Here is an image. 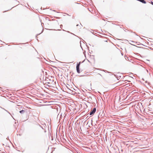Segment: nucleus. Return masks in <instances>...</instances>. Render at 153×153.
<instances>
[{
  "label": "nucleus",
  "mask_w": 153,
  "mask_h": 153,
  "mask_svg": "<svg viewBox=\"0 0 153 153\" xmlns=\"http://www.w3.org/2000/svg\"><path fill=\"white\" fill-rule=\"evenodd\" d=\"M96 111V108H94L90 112V115H91L94 114L95 113Z\"/></svg>",
  "instance_id": "nucleus-1"
},
{
  "label": "nucleus",
  "mask_w": 153,
  "mask_h": 153,
  "mask_svg": "<svg viewBox=\"0 0 153 153\" xmlns=\"http://www.w3.org/2000/svg\"><path fill=\"white\" fill-rule=\"evenodd\" d=\"M139 1H140L141 2L145 4L146 3V1L144 0H139Z\"/></svg>",
  "instance_id": "nucleus-3"
},
{
  "label": "nucleus",
  "mask_w": 153,
  "mask_h": 153,
  "mask_svg": "<svg viewBox=\"0 0 153 153\" xmlns=\"http://www.w3.org/2000/svg\"><path fill=\"white\" fill-rule=\"evenodd\" d=\"M152 4H153V2H152Z\"/></svg>",
  "instance_id": "nucleus-5"
},
{
  "label": "nucleus",
  "mask_w": 153,
  "mask_h": 153,
  "mask_svg": "<svg viewBox=\"0 0 153 153\" xmlns=\"http://www.w3.org/2000/svg\"><path fill=\"white\" fill-rule=\"evenodd\" d=\"M80 62L79 63V64L77 65L76 68V71L78 73H80L79 70V66L80 65Z\"/></svg>",
  "instance_id": "nucleus-2"
},
{
  "label": "nucleus",
  "mask_w": 153,
  "mask_h": 153,
  "mask_svg": "<svg viewBox=\"0 0 153 153\" xmlns=\"http://www.w3.org/2000/svg\"><path fill=\"white\" fill-rule=\"evenodd\" d=\"M19 112L21 113H22L24 112V111L22 110L20 111Z\"/></svg>",
  "instance_id": "nucleus-4"
}]
</instances>
